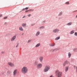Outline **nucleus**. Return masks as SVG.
Masks as SVG:
<instances>
[{"instance_id": "4c0bfd02", "label": "nucleus", "mask_w": 77, "mask_h": 77, "mask_svg": "<svg viewBox=\"0 0 77 77\" xmlns=\"http://www.w3.org/2000/svg\"><path fill=\"white\" fill-rule=\"evenodd\" d=\"M28 11H29V10H26L25 11V12H28Z\"/></svg>"}, {"instance_id": "37998d69", "label": "nucleus", "mask_w": 77, "mask_h": 77, "mask_svg": "<svg viewBox=\"0 0 77 77\" xmlns=\"http://www.w3.org/2000/svg\"><path fill=\"white\" fill-rule=\"evenodd\" d=\"M5 25H6L7 24V23L5 22L4 23Z\"/></svg>"}, {"instance_id": "8fccbe9b", "label": "nucleus", "mask_w": 77, "mask_h": 77, "mask_svg": "<svg viewBox=\"0 0 77 77\" xmlns=\"http://www.w3.org/2000/svg\"><path fill=\"white\" fill-rule=\"evenodd\" d=\"M77 11H75V12H77Z\"/></svg>"}, {"instance_id": "f257e3e1", "label": "nucleus", "mask_w": 77, "mask_h": 77, "mask_svg": "<svg viewBox=\"0 0 77 77\" xmlns=\"http://www.w3.org/2000/svg\"><path fill=\"white\" fill-rule=\"evenodd\" d=\"M28 68L27 67L24 66H23L21 69V72L23 74H26L28 72Z\"/></svg>"}, {"instance_id": "473e14b6", "label": "nucleus", "mask_w": 77, "mask_h": 77, "mask_svg": "<svg viewBox=\"0 0 77 77\" xmlns=\"http://www.w3.org/2000/svg\"><path fill=\"white\" fill-rule=\"evenodd\" d=\"M46 22V21L45 20H44V21H43V22H42V23L43 24H44V23H45Z\"/></svg>"}, {"instance_id": "c03bdc74", "label": "nucleus", "mask_w": 77, "mask_h": 77, "mask_svg": "<svg viewBox=\"0 0 77 77\" xmlns=\"http://www.w3.org/2000/svg\"><path fill=\"white\" fill-rule=\"evenodd\" d=\"M50 77H54V76H53V75H51Z\"/></svg>"}, {"instance_id": "aec40b11", "label": "nucleus", "mask_w": 77, "mask_h": 77, "mask_svg": "<svg viewBox=\"0 0 77 77\" xmlns=\"http://www.w3.org/2000/svg\"><path fill=\"white\" fill-rule=\"evenodd\" d=\"M60 50V48H58L54 49H53L52 50L53 51H56L59 50Z\"/></svg>"}, {"instance_id": "f704fd0d", "label": "nucleus", "mask_w": 77, "mask_h": 77, "mask_svg": "<svg viewBox=\"0 0 77 77\" xmlns=\"http://www.w3.org/2000/svg\"><path fill=\"white\" fill-rule=\"evenodd\" d=\"M65 65H66V63H65L64 62V63H63V66H65Z\"/></svg>"}, {"instance_id": "1a4fd4ad", "label": "nucleus", "mask_w": 77, "mask_h": 77, "mask_svg": "<svg viewBox=\"0 0 77 77\" xmlns=\"http://www.w3.org/2000/svg\"><path fill=\"white\" fill-rule=\"evenodd\" d=\"M40 33H41V32H40V31H38L36 32V33L35 34V36H39V35H40Z\"/></svg>"}, {"instance_id": "49530a36", "label": "nucleus", "mask_w": 77, "mask_h": 77, "mask_svg": "<svg viewBox=\"0 0 77 77\" xmlns=\"http://www.w3.org/2000/svg\"><path fill=\"white\" fill-rule=\"evenodd\" d=\"M75 18H77V15L76 16Z\"/></svg>"}, {"instance_id": "c85d7f7f", "label": "nucleus", "mask_w": 77, "mask_h": 77, "mask_svg": "<svg viewBox=\"0 0 77 77\" xmlns=\"http://www.w3.org/2000/svg\"><path fill=\"white\" fill-rule=\"evenodd\" d=\"M25 10V8H23L22 9V10L20 11L19 12L20 13V12H23V11H24Z\"/></svg>"}, {"instance_id": "393cba45", "label": "nucleus", "mask_w": 77, "mask_h": 77, "mask_svg": "<svg viewBox=\"0 0 77 77\" xmlns=\"http://www.w3.org/2000/svg\"><path fill=\"white\" fill-rule=\"evenodd\" d=\"M59 39H60V36H58L55 38V40H56V41H57V40H58Z\"/></svg>"}, {"instance_id": "f3484780", "label": "nucleus", "mask_w": 77, "mask_h": 77, "mask_svg": "<svg viewBox=\"0 0 77 77\" xmlns=\"http://www.w3.org/2000/svg\"><path fill=\"white\" fill-rule=\"evenodd\" d=\"M62 14H63V12L62 11H60L59 14L58 16L59 17H60L61 15H62Z\"/></svg>"}, {"instance_id": "cd10ccee", "label": "nucleus", "mask_w": 77, "mask_h": 77, "mask_svg": "<svg viewBox=\"0 0 77 77\" xmlns=\"http://www.w3.org/2000/svg\"><path fill=\"white\" fill-rule=\"evenodd\" d=\"M65 4L66 5H69V2H66L65 3Z\"/></svg>"}, {"instance_id": "9b49d317", "label": "nucleus", "mask_w": 77, "mask_h": 77, "mask_svg": "<svg viewBox=\"0 0 77 77\" xmlns=\"http://www.w3.org/2000/svg\"><path fill=\"white\" fill-rule=\"evenodd\" d=\"M19 30L20 31H24V29L23 28V27H22V26H20L19 27Z\"/></svg>"}, {"instance_id": "ea45409f", "label": "nucleus", "mask_w": 77, "mask_h": 77, "mask_svg": "<svg viewBox=\"0 0 77 77\" xmlns=\"http://www.w3.org/2000/svg\"><path fill=\"white\" fill-rule=\"evenodd\" d=\"M2 16H3V14H0V17H2Z\"/></svg>"}, {"instance_id": "4be33fe9", "label": "nucleus", "mask_w": 77, "mask_h": 77, "mask_svg": "<svg viewBox=\"0 0 77 77\" xmlns=\"http://www.w3.org/2000/svg\"><path fill=\"white\" fill-rule=\"evenodd\" d=\"M11 72L10 71H7V75H9L10 74H11Z\"/></svg>"}, {"instance_id": "bb28decb", "label": "nucleus", "mask_w": 77, "mask_h": 77, "mask_svg": "<svg viewBox=\"0 0 77 77\" xmlns=\"http://www.w3.org/2000/svg\"><path fill=\"white\" fill-rule=\"evenodd\" d=\"M31 41H32V39H30L27 42L28 43H30Z\"/></svg>"}, {"instance_id": "72a5a7b5", "label": "nucleus", "mask_w": 77, "mask_h": 77, "mask_svg": "<svg viewBox=\"0 0 77 77\" xmlns=\"http://www.w3.org/2000/svg\"><path fill=\"white\" fill-rule=\"evenodd\" d=\"M7 18H8V17L7 16H6L4 17V20H6V19H7Z\"/></svg>"}, {"instance_id": "a19ab883", "label": "nucleus", "mask_w": 77, "mask_h": 77, "mask_svg": "<svg viewBox=\"0 0 77 77\" xmlns=\"http://www.w3.org/2000/svg\"><path fill=\"white\" fill-rule=\"evenodd\" d=\"M2 54H4V53H5V52L4 51H2Z\"/></svg>"}, {"instance_id": "20e7f679", "label": "nucleus", "mask_w": 77, "mask_h": 77, "mask_svg": "<svg viewBox=\"0 0 77 77\" xmlns=\"http://www.w3.org/2000/svg\"><path fill=\"white\" fill-rule=\"evenodd\" d=\"M17 38V35H15L13 36L11 38V41L12 42L14 41L15 39H16V38Z\"/></svg>"}, {"instance_id": "2eb2a0df", "label": "nucleus", "mask_w": 77, "mask_h": 77, "mask_svg": "<svg viewBox=\"0 0 77 77\" xmlns=\"http://www.w3.org/2000/svg\"><path fill=\"white\" fill-rule=\"evenodd\" d=\"M26 26H27V24L26 23H23L22 25V27H26Z\"/></svg>"}, {"instance_id": "412c9836", "label": "nucleus", "mask_w": 77, "mask_h": 77, "mask_svg": "<svg viewBox=\"0 0 77 77\" xmlns=\"http://www.w3.org/2000/svg\"><path fill=\"white\" fill-rule=\"evenodd\" d=\"M38 62L35 61L34 63V66H36V65L37 66V65H38Z\"/></svg>"}, {"instance_id": "9d476101", "label": "nucleus", "mask_w": 77, "mask_h": 77, "mask_svg": "<svg viewBox=\"0 0 77 77\" xmlns=\"http://www.w3.org/2000/svg\"><path fill=\"white\" fill-rule=\"evenodd\" d=\"M39 60L41 62H42L43 61V57L40 56L39 57Z\"/></svg>"}, {"instance_id": "dca6fc26", "label": "nucleus", "mask_w": 77, "mask_h": 77, "mask_svg": "<svg viewBox=\"0 0 77 77\" xmlns=\"http://www.w3.org/2000/svg\"><path fill=\"white\" fill-rule=\"evenodd\" d=\"M74 30L71 31L69 32V34L70 35H72V34H74Z\"/></svg>"}, {"instance_id": "79ce46f5", "label": "nucleus", "mask_w": 77, "mask_h": 77, "mask_svg": "<svg viewBox=\"0 0 77 77\" xmlns=\"http://www.w3.org/2000/svg\"><path fill=\"white\" fill-rule=\"evenodd\" d=\"M30 15H31V14H29L28 15V17H30Z\"/></svg>"}, {"instance_id": "0eeeda50", "label": "nucleus", "mask_w": 77, "mask_h": 77, "mask_svg": "<svg viewBox=\"0 0 77 77\" xmlns=\"http://www.w3.org/2000/svg\"><path fill=\"white\" fill-rule=\"evenodd\" d=\"M8 65H9L11 66H12V67H13V66H15V65H14V63L11 62L8 63Z\"/></svg>"}, {"instance_id": "e433bc0d", "label": "nucleus", "mask_w": 77, "mask_h": 77, "mask_svg": "<svg viewBox=\"0 0 77 77\" xmlns=\"http://www.w3.org/2000/svg\"><path fill=\"white\" fill-rule=\"evenodd\" d=\"M29 7H26V8H25V10H27V9H29Z\"/></svg>"}, {"instance_id": "6e6552de", "label": "nucleus", "mask_w": 77, "mask_h": 77, "mask_svg": "<svg viewBox=\"0 0 77 77\" xmlns=\"http://www.w3.org/2000/svg\"><path fill=\"white\" fill-rule=\"evenodd\" d=\"M17 71H18L17 69H16L14 70L13 74L14 76H15V75H16L17 73Z\"/></svg>"}, {"instance_id": "2f4dec72", "label": "nucleus", "mask_w": 77, "mask_h": 77, "mask_svg": "<svg viewBox=\"0 0 77 77\" xmlns=\"http://www.w3.org/2000/svg\"><path fill=\"white\" fill-rule=\"evenodd\" d=\"M18 45H19V44L17 43V44L16 46V48H17L18 47Z\"/></svg>"}, {"instance_id": "58836bf2", "label": "nucleus", "mask_w": 77, "mask_h": 77, "mask_svg": "<svg viewBox=\"0 0 77 77\" xmlns=\"http://www.w3.org/2000/svg\"><path fill=\"white\" fill-rule=\"evenodd\" d=\"M26 16H24L22 18H26Z\"/></svg>"}, {"instance_id": "a18cd8bd", "label": "nucleus", "mask_w": 77, "mask_h": 77, "mask_svg": "<svg viewBox=\"0 0 77 77\" xmlns=\"http://www.w3.org/2000/svg\"><path fill=\"white\" fill-rule=\"evenodd\" d=\"M2 74H4V72H2L1 73Z\"/></svg>"}, {"instance_id": "a211bd4d", "label": "nucleus", "mask_w": 77, "mask_h": 77, "mask_svg": "<svg viewBox=\"0 0 77 77\" xmlns=\"http://www.w3.org/2000/svg\"><path fill=\"white\" fill-rule=\"evenodd\" d=\"M69 68V66H66V67L65 68V71L66 72H67V71H68V70Z\"/></svg>"}, {"instance_id": "6ab92c4d", "label": "nucleus", "mask_w": 77, "mask_h": 77, "mask_svg": "<svg viewBox=\"0 0 77 77\" xmlns=\"http://www.w3.org/2000/svg\"><path fill=\"white\" fill-rule=\"evenodd\" d=\"M66 26H71V25H72V22H69L66 24Z\"/></svg>"}, {"instance_id": "de8ad7c7", "label": "nucleus", "mask_w": 77, "mask_h": 77, "mask_svg": "<svg viewBox=\"0 0 77 77\" xmlns=\"http://www.w3.org/2000/svg\"><path fill=\"white\" fill-rule=\"evenodd\" d=\"M74 68H75V66H74Z\"/></svg>"}, {"instance_id": "5701e85b", "label": "nucleus", "mask_w": 77, "mask_h": 77, "mask_svg": "<svg viewBox=\"0 0 77 77\" xmlns=\"http://www.w3.org/2000/svg\"><path fill=\"white\" fill-rule=\"evenodd\" d=\"M45 28V27L44 26H42L41 27H40L38 28V29H44Z\"/></svg>"}, {"instance_id": "7c9ffc66", "label": "nucleus", "mask_w": 77, "mask_h": 77, "mask_svg": "<svg viewBox=\"0 0 77 77\" xmlns=\"http://www.w3.org/2000/svg\"><path fill=\"white\" fill-rule=\"evenodd\" d=\"M75 36H77V32H76L74 33Z\"/></svg>"}, {"instance_id": "39448f33", "label": "nucleus", "mask_w": 77, "mask_h": 77, "mask_svg": "<svg viewBox=\"0 0 77 77\" xmlns=\"http://www.w3.org/2000/svg\"><path fill=\"white\" fill-rule=\"evenodd\" d=\"M59 31H60V30H59V29H57V28H56L55 29H54L52 32H53V33H58V32H59Z\"/></svg>"}, {"instance_id": "423d86ee", "label": "nucleus", "mask_w": 77, "mask_h": 77, "mask_svg": "<svg viewBox=\"0 0 77 77\" xmlns=\"http://www.w3.org/2000/svg\"><path fill=\"white\" fill-rule=\"evenodd\" d=\"M42 64L41 63L38 64L37 65V68H42Z\"/></svg>"}, {"instance_id": "09e8293b", "label": "nucleus", "mask_w": 77, "mask_h": 77, "mask_svg": "<svg viewBox=\"0 0 77 77\" xmlns=\"http://www.w3.org/2000/svg\"><path fill=\"white\" fill-rule=\"evenodd\" d=\"M22 35H24V33H22Z\"/></svg>"}, {"instance_id": "c9c22d12", "label": "nucleus", "mask_w": 77, "mask_h": 77, "mask_svg": "<svg viewBox=\"0 0 77 77\" xmlns=\"http://www.w3.org/2000/svg\"><path fill=\"white\" fill-rule=\"evenodd\" d=\"M35 24L32 23V24H31V26H35Z\"/></svg>"}, {"instance_id": "c756f323", "label": "nucleus", "mask_w": 77, "mask_h": 77, "mask_svg": "<svg viewBox=\"0 0 77 77\" xmlns=\"http://www.w3.org/2000/svg\"><path fill=\"white\" fill-rule=\"evenodd\" d=\"M29 11H30L31 12H32L33 11H34V10L33 9H32L30 10H29Z\"/></svg>"}, {"instance_id": "f8f14e48", "label": "nucleus", "mask_w": 77, "mask_h": 77, "mask_svg": "<svg viewBox=\"0 0 77 77\" xmlns=\"http://www.w3.org/2000/svg\"><path fill=\"white\" fill-rule=\"evenodd\" d=\"M64 62L67 65H70V63H69L68 60L65 61Z\"/></svg>"}, {"instance_id": "a878e982", "label": "nucleus", "mask_w": 77, "mask_h": 77, "mask_svg": "<svg viewBox=\"0 0 77 77\" xmlns=\"http://www.w3.org/2000/svg\"><path fill=\"white\" fill-rule=\"evenodd\" d=\"M73 51L74 52H77V48H75L73 49Z\"/></svg>"}, {"instance_id": "4468645a", "label": "nucleus", "mask_w": 77, "mask_h": 77, "mask_svg": "<svg viewBox=\"0 0 77 77\" xmlns=\"http://www.w3.org/2000/svg\"><path fill=\"white\" fill-rule=\"evenodd\" d=\"M40 45H41V43H38L35 45V47L36 48H37V47H39L40 46Z\"/></svg>"}, {"instance_id": "7ed1b4c3", "label": "nucleus", "mask_w": 77, "mask_h": 77, "mask_svg": "<svg viewBox=\"0 0 77 77\" xmlns=\"http://www.w3.org/2000/svg\"><path fill=\"white\" fill-rule=\"evenodd\" d=\"M50 69V66L49 65H46L45 66L44 69V72H46L48 71H49Z\"/></svg>"}, {"instance_id": "b1692460", "label": "nucleus", "mask_w": 77, "mask_h": 77, "mask_svg": "<svg viewBox=\"0 0 77 77\" xmlns=\"http://www.w3.org/2000/svg\"><path fill=\"white\" fill-rule=\"evenodd\" d=\"M68 56L69 58H70L71 57V54L70 52H69Z\"/></svg>"}, {"instance_id": "f03ea898", "label": "nucleus", "mask_w": 77, "mask_h": 77, "mask_svg": "<svg viewBox=\"0 0 77 77\" xmlns=\"http://www.w3.org/2000/svg\"><path fill=\"white\" fill-rule=\"evenodd\" d=\"M62 73L59 70H56L55 72V74L57 75V77H61Z\"/></svg>"}, {"instance_id": "3c124183", "label": "nucleus", "mask_w": 77, "mask_h": 77, "mask_svg": "<svg viewBox=\"0 0 77 77\" xmlns=\"http://www.w3.org/2000/svg\"><path fill=\"white\" fill-rule=\"evenodd\" d=\"M1 75V74L0 73V75Z\"/></svg>"}, {"instance_id": "ddd939ff", "label": "nucleus", "mask_w": 77, "mask_h": 77, "mask_svg": "<svg viewBox=\"0 0 77 77\" xmlns=\"http://www.w3.org/2000/svg\"><path fill=\"white\" fill-rule=\"evenodd\" d=\"M49 45L50 47H54L55 45V44L51 43L49 44Z\"/></svg>"}]
</instances>
